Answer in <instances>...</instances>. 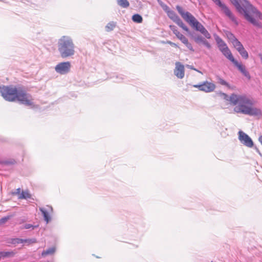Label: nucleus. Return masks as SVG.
<instances>
[{
	"label": "nucleus",
	"instance_id": "obj_1",
	"mask_svg": "<svg viewBox=\"0 0 262 262\" xmlns=\"http://www.w3.org/2000/svg\"><path fill=\"white\" fill-rule=\"evenodd\" d=\"M224 98L230 101L234 105V111L237 113L247 115L251 116L260 118L262 116V111L260 108L254 106V99L245 94L238 95L232 94L229 97L223 93Z\"/></svg>",
	"mask_w": 262,
	"mask_h": 262
},
{
	"label": "nucleus",
	"instance_id": "obj_2",
	"mask_svg": "<svg viewBox=\"0 0 262 262\" xmlns=\"http://www.w3.org/2000/svg\"><path fill=\"white\" fill-rule=\"evenodd\" d=\"M232 4L235 6L237 11L243 16L245 19L253 26L258 28H262V13L255 7L253 6L247 0H230Z\"/></svg>",
	"mask_w": 262,
	"mask_h": 262
},
{
	"label": "nucleus",
	"instance_id": "obj_3",
	"mask_svg": "<svg viewBox=\"0 0 262 262\" xmlns=\"http://www.w3.org/2000/svg\"><path fill=\"white\" fill-rule=\"evenodd\" d=\"M176 9L184 20L192 28L200 32L206 38H211L210 34L192 14L188 11H185L182 7L179 5L176 6Z\"/></svg>",
	"mask_w": 262,
	"mask_h": 262
},
{
	"label": "nucleus",
	"instance_id": "obj_4",
	"mask_svg": "<svg viewBox=\"0 0 262 262\" xmlns=\"http://www.w3.org/2000/svg\"><path fill=\"white\" fill-rule=\"evenodd\" d=\"M58 50L61 57L65 58L75 54V45L69 36H62L58 41Z\"/></svg>",
	"mask_w": 262,
	"mask_h": 262
},
{
	"label": "nucleus",
	"instance_id": "obj_5",
	"mask_svg": "<svg viewBox=\"0 0 262 262\" xmlns=\"http://www.w3.org/2000/svg\"><path fill=\"white\" fill-rule=\"evenodd\" d=\"M17 91L15 88L11 86H0V92L2 96L8 101H14L16 100Z\"/></svg>",
	"mask_w": 262,
	"mask_h": 262
},
{
	"label": "nucleus",
	"instance_id": "obj_6",
	"mask_svg": "<svg viewBox=\"0 0 262 262\" xmlns=\"http://www.w3.org/2000/svg\"><path fill=\"white\" fill-rule=\"evenodd\" d=\"M16 99L21 104H25L26 106H30L31 107L34 106L32 96L24 91H17Z\"/></svg>",
	"mask_w": 262,
	"mask_h": 262
},
{
	"label": "nucleus",
	"instance_id": "obj_7",
	"mask_svg": "<svg viewBox=\"0 0 262 262\" xmlns=\"http://www.w3.org/2000/svg\"><path fill=\"white\" fill-rule=\"evenodd\" d=\"M215 39L220 51L229 60L233 59V56L226 43L219 36H215Z\"/></svg>",
	"mask_w": 262,
	"mask_h": 262
},
{
	"label": "nucleus",
	"instance_id": "obj_8",
	"mask_svg": "<svg viewBox=\"0 0 262 262\" xmlns=\"http://www.w3.org/2000/svg\"><path fill=\"white\" fill-rule=\"evenodd\" d=\"M165 11L167 13L168 16L176 23L179 27L182 28L184 30L190 33L188 28L184 24L183 21L177 15L174 11L171 10H167L165 9Z\"/></svg>",
	"mask_w": 262,
	"mask_h": 262
},
{
	"label": "nucleus",
	"instance_id": "obj_9",
	"mask_svg": "<svg viewBox=\"0 0 262 262\" xmlns=\"http://www.w3.org/2000/svg\"><path fill=\"white\" fill-rule=\"evenodd\" d=\"M216 5L220 7L223 13L229 17L236 25H238V21L236 18L233 14L229 8L224 4L222 3L220 0H212Z\"/></svg>",
	"mask_w": 262,
	"mask_h": 262
},
{
	"label": "nucleus",
	"instance_id": "obj_10",
	"mask_svg": "<svg viewBox=\"0 0 262 262\" xmlns=\"http://www.w3.org/2000/svg\"><path fill=\"white\" fill-rule=\"evenodd\" d=\"M193 86L205 93L213 92L216 88L214 83L208 81H204L198 84L193 85Z\"/></svg>",
	"mask_w": 262,
	"mask_h": 262
},
{
	"label": "nucleus",
	"instance_id": "obj_11",
	"mask_svg": "<svg viewBox=\"0 0 262 262\" xmlns=\"http://www.w3.org/2000/svg\"><path fill=\"white\" fill-rule=\"evenodd\" d=\"M71 68V64L69 61L62 62L55 67V71L60 75H65L70 72Z\"/></svg>",
	"mask_w": 262,
	"mask_h": 262
},
{
	"label": "nucleus",
	"instance_id": "obj_12",
	"mask_svg": "<svg viewBox=\"0 0 262 262\" xmlns=\"http://www.w3.org/2000/svg\"><path fill=\"white\" fill-rule=\"evenodd\" d=\"M238 139L243 144L248 147H252L253 145L251 138L243 131L238 132Z\"/></svg>",
	"mask_w": 262,
	"mask_h": 262
},
{
	"label": "nucleus",
	"instance_id": "obj_13",
	"mask_svg": "<svg viewBox=\"0 0 262 262\" xmlns=\"http://www.w3.org/2000/svg\"><path fill=\"white\" fill-rule=\"evenodd\" d=\"M174 74L180 79H182L185 75L184 66L180 62H176Z\"/></svg>",
	"mask_w": 262,
	"mask_h": 262
},
{
	"label": "nucleus",
	"instance_id": "obj_14",
	"mask_svg": "<svg viewBox=\"0 0 262 262\" xmlns=\"http://www.w3.org/2000/svg\"><path fill=\"white\" fill-rule=\"evenodd\" d=\"M238 69V70L248 79L251 78L249 73L247 70L245 66L237 62L234 58L230 60Z\"/></svg>",
	"mask_w": 262,
	"mask_h": 262
},
{
	"label": "nucleus",
	"instance_id": "obj_15",
	"mask_svg": "<svg viewBox=\"0 0 262 262\" xmlns=\"http://www.w3.org/2000/svg\"><path fill=\"white\" fill-rule=\"evenodd\" d=\"M39 209L41 212L46 223L48 224L51 220L49 213L53 211L52 207L47 206L46 208L40 207Z\"/></svg>",
	"mask_w": 262,
	"mask_h": 262
},
{
	"label": "nucleus",
	"instance_id": "obj_16",
	"mask_svg": "<svg viewBox=\"0 0 262 262\" xmlns=\"http://www.w3.org/2000/svg\"><path fill=\"white\" fill-rule=\"evenodd\" d=\"M169 28L173 32V33L176 35L177 37L181 41V42H182L186 38L184 35L180 33L175 26L170 25Z\"/></svg>",
	"mask_w": 262,
	"mask_h": 262
},
{
	"label": "nucleus",
	"instance_id": "obj_17",
	"mask_svg": "<svg viewBox=\"0 0 262 262\" xmlns=\"http://www.w3.org/2000/svg\"><path fill=\"white\" fill-rule=\"evenodd\" d=\"M56 249L55 247H51L47 249L46 250H44L42 252V256H45L48 255H52L55 252Z\"/></svg>",
	"mask_w": 262,
	"mask_h": 262
},
{
	"label": "nucleus",
	"instance_id": "obj_18",
	"mask_svg": "<svg viewBox=\"0 0 262 262\" xmlns=\"http://www.w3.org/2000/svg\"><path fill=\"white\" fill-rule=\"evenodd\" d=\"M232 43L237 51H239L244 48L242 44L237 40V38L234 39V41H232Z\"/></svg>",
	"mask_w": 262,
	"mask_h": 262
},
{
	"label": "nucleus",
	"instance_id": "obj_19",
	"mask_svg": "<svg viewBox=\"0 0 262 262\" xmlns=\"http://www.w3.org/2000/svg\"><path fill=\"white\" fill-rule=\"evenodd\" d=\"M31 198V194L29 193L28 191H23L18 196L19 199H27Z\"/></svg>",
	"mask_w": 262,
	"mask_h": 262
},
{
	"label": "nucleus",
	"instance_id": "obj_20",
	"mask_svg": "<svg viewBox=\"0 0 262 262\" xmlns=\"http://www.w3.org/2000/svg\"><path fill=\"white\" fill-rule=\"evenodd\" d=\"M132 20L135 23H141L142 22L143 19L140 15L136 14L133 15Z\"/></svg>",
	"mask_w": 262,
	"mask_h": 262
},
{
	"label": "nucleus",
	"instance_id": "obj_21",
	"mask_svg": "<svg viewBox=\"0 0 262 262\" xmlns=\"http://www.w3.org/2000/svg\"><path fill=\"white\" fill-rule=\"evenodd\" d=\"M118 4L123 7V8H127L129 6V2L127 0H117Z\"/></svg>",
	"mask_w": 262,
	"mask_h": 262
},
{
	"label": "nucleus",
	"instance_id": "obj_22",
	"mask_svg": "<svg viewBox=\"0 0 262 262\" xmlns=\"http://www.w3.org/2000/svg\"><path fill=\"white\" fill-rule=\"evenodd\" d=\"M38 227V225H33L32 224H26L25 225H24V226H22L20 227V229L21 230H23V229H32V230L34 229L35 228H36Z\"/></svg>",
	"mask_w": 262,
	"mask_h": 262
},
{
	"label": "nucleus",
	"instance_id": "obj_23",
	"mask_svg": "<svg viewBox=\"0 0 262 262\" xmlns=\"http://www.w3.org/2000/svg\"><path fill=\"white\" fill-rule=\"evenodd\" d=\"M192 38H193L194 41L196 42L197 43H203L204 40L205 39L204 37H203L200 35H197L194 36H192Z\"/></svg>",
	"mask_w": 262,
	"mask_h": 262
},
{
	"label": "nucleus",
	"instance_id": "obj_24",
	"mask_svg": "<svg viewBox=\"0 0 262 262\" xmlns=\"http://www.w3.org/2000/svg\"><path fill=\"white\" fill-rule=\"evenodd\" d=\"M182 42L183 43L190 51H191L192 52L194 51V50L193 48L192 45L188 42V40L187 39V38L184 40H183Z\"/></svg>",
	"mask_w": 262,
	"mask_h": 262
},
{
	"label": "nucleus",
	"instance_id": "obj_25",
	"mask_svg": "<svg viewBox=\"0 0 262 262\" xmlns=\"http://www.w3.org/2000/svg\"><path fill=\"white\" fill-rule=\"evenodd\" d=\"M116 26V24L114 22L111 21L108 23L105 27L106 30L107 31H111L114 29Z\"/></svg>",
	"mask_w": 262,
	"mask_h": 262
},
{
	"label": "nucleus",
	"instance_id": "obj_26",
	"mask_svg": "<svg viewBox=\"0 0 262 262\" xmlns=\"http://www.w3.org/2000/svg\"><path fill=\"white\" fill-rule=\"evenodd\" d=\"M241 55L244 58L247 59L248 57V53L244 48L238 51Z\"/></svg>",
	"mask_w": 262,
	"mask_h": 262
},
{
	"label": "nucleus",
	"instance_id": "obj_27",
	"mask_svg": "<svg viewBox=\"0 0 262 262\" xmlns=\"http://www.w3.org/2000/svg\"><path fill=\"white\" fill-rule=\"evenodd\" d=\"M26 240L25 239H21L19 238H16L12 240V243L14 244H22L25 243L26 242Z\"/></svg>",
	"mask_w": 262,
	"mask_h": 262
},
{
	"label": "nucleus",
	"instance_id": "obj_28",
	"mask_svg": "<svg viewBox=\"0 0 262 262\" xmlns=\"http://www.w3.org/2000/svg\"><path fill=\"white\" fill-rule=\"evenodd\" d=\"M10 216H7L1 218L0 219V225L6 223L10 219Z\"/></svg>",
	"mask_w": 262,
	"mask_h": 262
},
{
	"label": "nucleus",
	"instance_id": "obj_29",
	"mask_svg": "<svg viewBox=\"0 0 262 262\" xmlns=\"http://www.w3.org/2000/svg\"><path fill=\"white\" fill-rule=\"evenodd\" d=\"M217 79L219 81V82L221 84L223 85H226V86L228 85V83L225 80L222 79V78H221L220 77H217Z\"/></svg>",
	"mask_w": 262,
	"mask_h": 262
},
{
	"label": "nucleus",
	"instance_id": "obj_30",
	"mask_svg": "<svg viewBox=\"0 0 262 262\" xmlns=\"http://www.w3.org/2000/svg\"><path fill=\"white\" fill-rule=\"evenodd\" d=\"M227 35L228 39L230 40V41H231V43H232V41H234V39H236V38L231 33H228L227 34Z\"/></svg>",
	"mask_w": 262,
	"mask_h": 262
},
{
	"label": "nucleus",
	"instance_id": "obj_31",
	"mask_svg": "<svg viewBox=\"0 0 262 262\" xmlns=\"http://www.w3.org/2000/svg\"><path fill=\"white\" fill-rule=\"evenodd\" d=\"M25 240L26 241L25 243H27L28 244L36 243V239L35 238L25 239Z\"/></svg>",
	"mask_w": 262,
	"mask_h": 262
},
{
	"label": "nucleus",
	"instance_id": "obj_32",
	"mask_svg": "<svg viewBox=\"0 0 262 262\" xmlns=\"http://www.w3.org/2000/svg\"><path fill=\"white\" fill-rule=\"evenodd\" d=\"M205 47H206L208 49H210L211 48V45L209 43V42L206 40V39H205L204 40V41L202 43Z\"/></svg>",
	"mask_w": 262,
	"mask_h": 262
},
{
	"label": "nucleus",
	"instance_id": "obj_33",
	"mask_svg": "<svg viewBox=\"0 0 262 262\" xmlns=\"http://www.w3.org/2000/svg\"><path fill=\"white\" fill-rule=\"evenodd\" d=\"M20 193H20V188H19L16 189L15 191L12 192V194L13 195H19V196L20 195Z\"/></svg>",
	"mask_w": 262,
	"mask_h": 262
},
{
	"label": "nucleus",
	"instance_id": "obj_34",
	"mask_svg": "<svg viewBox=\"0 0 262 262\" xmlns=\"http://www.w3.org/2000/svg\"><path fill=\"white\" fill-rule=\"evenodd\" d=\"M168 43L171 46H173V47H178L177 45L175 43H173L172 42H171V41H168Z\"/></svg>",
	"mask_w": 262,
	"mask_h": 262
},
{
	"label": "nucleus",
	"instance_id": "obj_35",
	"mask_svg": "<svg viewBox=\"0 0 262 262\" xmlns=\"http://www.w3.org/2000/svg\"><path fill=\"white\" fill-rule=\"evenodd\" d=\"M117 78L118 79L117 80H116V82H121V80L123 79V78L121 76H120V77L117 76Z\"/></svg>",
	"mask_w": 262,
	"mask_h": 262
},
{
	"label": "nucleus",
	"instance_id": "obj_36",
	"mask_svg": "<svg viewBox=\"0 0 262 262\" xmlns=\"http://www.w3.org/2000/svg\"><path fill=\"white\" fill-rule=\"evenodd\" d=\"M162 8L163 9H164V10L165 11V9H166L167 8V10H170L169 8H168V7L166 5H164L162 6Z\"/></svg>",
	"mask_w": 262,
	"mask_h": 262
},
{
	"label": "nucleus",
	"instance_id": "obj_37",
	"mask_svg": "<svg viewBox=\"0 0 262 262\" xmlns=\"http://www.w3.org/2000/svg\"><path fill=\"white\" fill-rule=\"evenodd\" d=\"M258 140L260 142V143L262 144V135L259 136Z\"/></svg>",
	"mask_w": 262,
	"mask_h": 262
},
{
	"label": "nucleus",
	"instance_id": "obj_38",
	"mask_svg": "<svg viewBox=\"0 0 262 262\" xmlns=\"http://www.w3.org/2000/svg\"><path fill=\"white\" fill-rule=\"evenodd\" d=\"M24 222H25V220H19L18 224H22V223H24Z\"/></svg>",
	"mask_w": 262,
	"mask_h": 262
},
{
	"label": "nucleus",
	"instance_id": "obj_39",
	"mask_svg": "<svg viewBox=\"0 0 262 262\" xmlns=\"http://www.w3.org/2000/svg\"><path fill=\"white\" fill-rule=\"evenodd\" d=\"M256 150H257V151L258 152V153L259 154V155L260 156H262V155H261V154L260 153V152L259 151V150L258 149H256Z\"/></svg>",
	"mask_w": 262,
	"mask_h": 262
}]
</instances>
